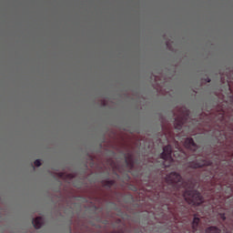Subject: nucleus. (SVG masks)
Segmentation results:
<instances>
[{
    "mask_svg": "<svg viewBox=\"0 0 233 233\" xmlns=\"http://www.w3.org/2000/svg\"><path fill=\"white\" fill-rule=\"evenodd\" d=\"M111 233H123V231H113Z\"/></svg>",
    "mask_w": 233,
    "mask_h": 233,
    "instance_id": "obj_15",
    "label": "nucleus"
},
{
    "mask_svg": "<svg viewBox=\"0 0 233 233\" xmlns=\"http://www.w3.org/2000/svg\"><path fill=\"white\" fill-rule=\"evenodd\" d=\"M221 81H222V83H226V85H227V86H228V90L230 91V92H232V89H230V76H228V75H226V76H221Z\"/></svg>",
    "mask_w": 233,
    "mask_h": 233,
    "instance_id": "obj_8",
    "label": "nucleus"
},
{
    "mask_svg": "<svg viewBox=\"0 0 233 233\" xmlns=\"http://www.w3.org/2000/svg\"><path fill=\"white\" fill-rule=\"evenodd\" d=\"M172 163H174V157H172V146L167 145L164 147L163 152L157 162V170H160V172H165L168 167H172Z\"/></svg>",
    "mask_w": 233,
    "mask_h": 233,
    "instance_id": "obj_3",
    "label": "nucleus"
},
{
    "mask_svg": "<svg viewBox=\"0 0 233 233\" xmlns=\"http://www.w3.org/2000/svg\"><path fill=\"white\" fill-rule=\"evenodd\" d=\"M218 119L220 122H223V120L225 119V110H221L218 114Z\"/></svg>",
    "mask_w": 233,
    "mask_h": 233,
    "instance_id": "obj_11",
    "label": "nucleus"
},
{
    "mask_svg": "<svg viewBox=\"0 0 233 233\" xmlns=\"http://www.w3.org/2000/svg\"><path fill=\"white\" fill-rule=\"evenodd\" d=\"M218 216L222 221H225V219H227V217L225 216V212L218 213Z\"/></svg>",
    "mask_w": 233,
    "mask_h": 233,
    "instance_id": "obj_12",
    "label": "nucleus"
},
{
    "mask_svg": "<svg viewBox=\"0 0 233 233\" xmlns=\"http://www.w3.org/2000/svg\"><path fill=\"white\" fill-rule=\"evenodd\" d=\"M35 167H41V160H40V159H36V160L35 161Z\"/></svg>",
    "mask_w": 233,
    "mask_h": 233,
    "instance_id": "obj_13",
    "label": "nucleus"
},
{
    "mask_svg": "<svg viewBox=\"0 0 233 233\" xmlns=\"http://www.w3.org/2000/svg\"><path fill=\"white\" fill-rule=\"evenodd\" d=\"M207 83H210V78L206 79Z\"/></svg>",
    "mask_w": 233,
    "mask_h": 233,
    "instance_id": "obj_16",
    "label": "nucleus"
},
{
    "mask_svg": "<svg viewBox=\"0 0 233 233\" xmlns=\"http://www.w3.org/2000/svg\"><path fill=\"white\" fill-rule=\"evenodd\" d=\"M125 163L129 170L134 168V156L132 153H128L127 157L125 159Z\"/></svg>",
    "mask_w": 233,
    "mask_h": 233,
    "instance_id": "obj_5",
    "label": "nucleus"
},
{
    "mask_svg": "<svg viewBox=\"0 0 233 233\" xmlns=\"http://www.w3.org/2000/svg\"><path fill=\"white\" fill-rule=\"evenodd\" d=\"M116 185V180H106L104 182V187H106L107 188H112Z\"/></svg>",
    "mask_w": 233,
    "mask_h": 233,
    "instance_id": "obj_10",
    "label": "nucleus"
},
{
    "mask_svg": "<svg viewBox=\"0 0 233 233\" xmlns=\"http://www.w3.org/2000/svg\"><path fill=\"white\" fill-rule=\"evenodd\" d=\"M44 221L45 219L43 218V217H37L32 221L33 227L36 229H39L41 228V227H43Z\"/></svg>",
    "mask_w": 233,
    "mask_h": 233,
    "instance_id": "obj_6",
    "label": "nucleus"
},
{
    "mask_svg": "<svg viewBox=\"0 0 233 233\" xmlns=\"http://www.w3.org/2000/svg\"><path fill=\"white\" fill-rule=\"evenodd\" d=\"M188 119H190V110L186 107L181 108L178 115L175 117L174 127L176 130H181L183 125H187Z\"/></svg>",
    "mask_w": 233,
    "mask_h": 233,
    "instance_id": "obj_4",
    "label": "nucleus"
},
{
    "mask_svg": "<svg viewBox=\"0 0 233 233\" xmlns=\"http://www.w3.org/2000/svg\"><path fill=\"white\" fill-rule=\"evenodd\" d=\"M206 233H221V230L217 227H209L206 229Z\"/></svg>",
    "mask_w": 233,
    "mask_h": 233,
    "instance_id": "obj_9",
    "label": "nucleus"
},
{
    "mask_svg": "<svg viewBox=\"0 0 233 233\" xmlns=\"http://www.w3.org/2000/svg\"><path fill=\"white\" fill-rule=\"evenodd\" d=\"M191 225L193 232H198L199 228V218L198 216L195 215Z\"/></svg>",
    "mask_w": 233,
    "mask_h": 233,
    "instance_id": "obj_7",
    "label": "nucleus"
},
{
    "mask_svg": "<svg viewBox=\"0 0 233 233\" xmlns=\"http://www.w3.org/2000/svg\"><path fill=\"white\" fill-rule=\"evenodd\" d=\"M134 190H137V187H134Z\"/></svg>",
    "mask_w": 233,
    "mask_h": 233,
    "instance_id": "obj_19",
    "label": "nucleus"
},
{
    "mask_svg": "<svg viewBox=\"0 0 233 233\" xmlns=\"http://www.w3.org/2000/svg\"><path fill=\"white\" fill-rule=\"evenodd\" d=\"M68 177H74V176L72 174H69Z\"/></svg>",
    "mask_w": 233,
    "mask_h": 233,
    "instance_id": "obj_17",
    "label": "nucleus"
},
{
    "mask_svg": "<svg viewBox=\"0 0 233 233\" xmlns=\"http://www.w3.org/2000/svg\"><path fill=\"white\" fill-rule=\"evenodd\" d=\"M165 137H166V141H168V137H171L170 132L168 133V135L166 134Z\"/></svg>",
    "mask_w": 233,
    "mask_h": 233,
    "instance_id": "obj_14",
    "label": "nucleus"
},
{
    "mask_svg": "<svg viewBox=\"0 0 233 233\" xmlns=\"http://www.w3.org/2000/svg\"><path fill=\"white\" fill-rule=\"evenodd\" d=\"M184 147H186L187 150H190L192 152L191 155L187 154L183 149L177 147V150L173 152V156L176 161L179 163L187 162V168H202V167H208L209 171L206 177H213V179H217L216 174L219 172V166H217L216 169L212 168V160H207L205 156L201 152H199V147L198 144L194 142V138L187 137L184 142Z\"/></svg>",
    "mask_w": 233,
    "mask_h": 233,
    "instance_id": "obj_2",
    "label": "nucleus"
},
{
    "mask_svg": "<svg viewBox=\"0 0 233 233\" xmlns=\"http://www.w3.org/2000/svg\"><path fill=\"white\" fill-rule=\"evenodd\" d=\"M198 181L194 177L183 179L180 174L171 172L158 185L156 198L163 203V207L170 211L173 219L185 218L191 207H201L205 200L199 191L196 190Z\"/></svg>",
    "mask_w": 233,
    "mask_h": 233,
    "instance_id": "obj_1",
    "label": "nucleus"
},
{
    "mask_svg": "<svg viewBox=\"0 0 233 233\" xmlns=\"http://www.w3.org/2000/svg\"><path fill=\"white\" fill-rule=\"evenodd\" d=\"M211 208H214V206L212 205Z\"/></svg>",
    "mask_w": 233,
    "mask_h": 233,
    "instance_id": "obj_20",
    "label": "nucleus"
},
{
    "mask_svg": "<svg viewBox=\"0 0 233 233\" xmlns=\"http://www.w3.org/2000/svg\"><path fill=\"white\" fill-rule=\"evenodd\" d=\"M60 177H63V173H60Z\"/></svg>",
    "mask_w": 233,
    "mask_h": 233,
    "instance_id": "obj_18",
    "label": "nucleus"
}]
</instances>
